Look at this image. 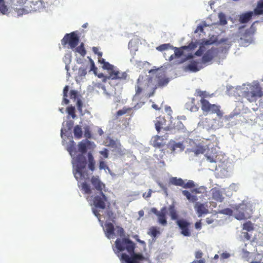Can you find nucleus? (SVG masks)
<instances>
[{
  "label": "nucleus",
  "instance_id": "nucleus-28",
  "mask_svg": "<svg viewBox=\"0 0 263 263\" xmlns=\"http://www.w3.org/2000/svg\"><path fill=\"white\" fill-rule=\"evenodd\" d=\"M114 151L116 153V155L120 157L125 155L126 152V149L123 147L120 143L117 145Z\"/></svg>",
  "mask_w": 263,
  "mask_h": 263
},
{
  "label": "nucleus",
  "instance_id": "nucleus-53",
  "mask_svg": "<svg viewBox=\"0 0 263 263\" xmlns=\"http://www.w3.org/2000/svg\"><path fill=\"white\" fill-rule=\"evenodd\" d=\"M258 21L254 22L251 26L250 28L246 31V33L248 34H254L256 31L255 27L254 26L255 23H257Z\"/></svg>",
  "mask_w": 263,
  "mask_h": 263
},
{
  "label": "nucleus",
  "instance_id": "nucleus-62",
  "mask_svg": "<svg viewBox=\"0 0 263 263\" xmlns=\"http://www.w3.org/2000/svg\"><path fill=\"white\" fill-rule=\"evenodd\" d=\"M106 168H108V167L106 164L105 162L103 161H100L99 162V169L100 170H105Z\"/></svg>",
  "mask_w": 263,
  "mask_h": 263
},
{
  "label": "nucleus",
  "instance_id": "nucleus-14",
  "mask_svg": "<svg viewBox=\"0 0 263 263\" xmlns=\"http://www.w3.org/2000/svg\"><path fill=\"white\" fill-rule=\"evenodd\" d=\"M194 208L198 217H201L203 215L207 214L209 212L208 205L205 203L196 202Z\"/></svg>",
  "mask_w": 263,
  "mask_h": 263
},
{
  "label": "nucleus",
  "instance_id": "nucleus-48",
  "mask_svg": "<svg viewBox=\"0 0 263 263\" xmlns=\"http://www.w3.org/2000/svg\"><path fill=\"white\" fill-rule=\"evenodd\" d=\"M84 136L87 139L91 138V131L88 126H86L84 127Z\"/></svg>",
  "mask_w": 263,
  "mask_h": 263
},
{
  "label": "nucleus",
  "instance_id": "nucleus-33",
  "mask_svg": "<svg viewBox=\"0 0 263 263\" xmlns=\"http://www.w3.org/2000/svg\"><path fill=\"white\" fill-rule=\"evenodd\" d=\"M205 151L206 148L204 146L201 145H198L194 149L192 150V152H194L196 155H198L199 154H202L204 153Z\"/></svg>",
  "mask_w": 263,
  "mask_h": 263
},
{
  "label": "nucleus",
  "instance_id": "nucleus-7",
  "mask_svg": "<svg viewBox=\"0 0 263 263\" xmlns=\"http://www.w3.org/2000/svg\"><path fill=\"white\" fill-rule=\"evenodd\" d=\"M197 47L196 43L192 42L187 46H183L180 48H177L175 47H172V49L174 50V54L171 55L168 60L169 61L173 60L175 58H180L183 54V50H188L189 51L193 50Z\"/></svg>",
  "mask_w": 263,
  "mask_h": 263
},
{
  "label": "nucleus",
  "instance_id": "nucleus-1",
  "mask_svg": "<svg viewBox=\"0 0 263 263\" xmlns=\"http://www.w3.org/2000/svg\"><path fill=\"white\" fill-rule=\"evenodd\" d=\"M116 248L118 253L126 250L130 255L129 256L126 253L118 255L121 263H141L145 259L143 255L140 253H135V244L129 238H118L115 241Z\"/></svg>",
  "mask_w": 263,
  "mask_h": 263
},
{
  "label": "nucleus",
  "instance_id": "nucleus-49",
  "mask_svg": "<svg viewBox=\"0 0 263 263\" xmlns=\"http://www.w3.org/2000/svg\"><path fill=\"white\" fill-rule=\"evenodd\" d=\"M228 42V39L226 38H223L220 39L219 41H218L217 42V44H220L224 43L226 45L224 46L225 49H229L230 47V45L229 44H227V42Z\"/></svg>",
  "mask_w": 263,
  "mask_h": 263
},
{
  "label": "nucleus",
  "instance_id": "nucleus-56",
  "mask_svg": "<svg viewBox=\"0 0 263 263\" xmlns=\"http://www.w3.org/2000/svg\"><path fill=\"white\" fill-rule=\"evenodd\" d=\"M204 189H205L203 187L201 186L199 188L193 189L191 191V193H192V194H193L196 195L197 194H200V193H202V190H204Z\"/></svg>",
  "mask_w": 263,
  "mask_h": 263
},
{
  "label": "nucleus",
  "instance_id": "nucleus-12",
  "mask_svg": "<svg viewBox=\"0 0 263 263\" xmlns=\"http://www.w3.org/2000/svg\"><path fill=\"white\" fill-rule=\"evenodd\" d=\"M90 182L94 189L99 193L103 192L105 188V184L101 180L99 176H92L90 179Z\"/></svg>",
  "mask_w": 263,
  "mask_h": 263
},
{
  "label": "nucleus",
  "instance_id": "nucleus-34",
  "mask_svg": "<svg viewBox=\"0 0 263 263\" xmlns=\"http://www.w3.org/2000/svg\"><path fill=\"white\" fill-rule=\"evenodd\" d=\"M203 253L201 251H196L195 253V257L197 259H200V260H194L192 263H204L205 260L202 258Z\"/></svg>",
  "mask_w": 263,
  "mask_h": 263
},
{
  "label": "nucleus",
  "instance_id": "nucleus-30",
  "mask_svg": "<svg viewBox=\"0 0 263 263\" xmlns=\"http://www.w3.org/2000/svg\"><path fill=\"white\" fill-rule=\"evenodd\" d=\"M195 99L193 98L191 99V105L189 103H186V108L191 111H197L199 107L195 104Z\"/></svg>",
  "mask_w": 263,
  "mask_h": 263
},
{
  "label": "nucleus",
  "instance_id": "nucleus-42",
  "mask_svg": "<svg viewBox=\"0 0 263 263\" xmlns=\"http://www.w3.org/2000/svg\"><path fill=\"white\" fill-rule=\"evenodd\" d=\"M243 229L247 231H253L254 230L253 223L250 221L246 222L243 224Z\"/></svg>",
  "mask_w": 263,
  "mask_h": 263
},
{
  "label": "nucleus",
  "instance_id": "nucleus-19",
  "mask_svg": "<svg viewBox=\"0 0 263 263\" xmlns=\"http://www.w3.org/2000/svg\"><path fill=\"white\" fill-rule=\"evenodd\" d=\"M254 14L253 11H249L241 14L239 16V21L241 23L244 24L248 23Z\"/></svg>",
  "mask_w": 263,
  "mask_h": 263
},
{
  "label": "nucleus",
  "instance_id": "nucleus-50",
  "mask_svg": "<svg viewBox=\"0 0 263 263\" xmlns=\"http://www.w3.org/2000/svg\"><path fill=\"white\" fill-rule=\"evenodd\" d=\"M219 23L221 25H225L227 24V21L224 14L220 13L219 15Z\"/></svg>",
  "mask_w": 263,
  "mask_h": 263
},
{
  "label": "nucleus",
  "instance_id": "nucleus-46",
  "mask_svg": "<svg viewBox=\"0 0 263 263\" xmlns=\"http://www.w3.org/2000/svg\"><path fill=\"white\" fill-rule=\"evenodd\" d=\"M116 235L120 237H123L125 236V232L124 229L119 226L116 227Z\"/></svg>",
  "mask_w": 263,
  "mask_h": 263
},
{
  "label": "nucleus",
  "instance_id": "nucleus-54",
  "mask_svg": "<svg viewBox=\"0 0 263 263\" xmlns=\"http://www.w3.org/2000/svg\"><path fill=\"white\" fill-rule=\"evenodd\" d=\"M205 157L206 158L207 160L211 163L216 162V155H212L209 156L208 154L205 155Z\"/></svg>",
  "mask_w": 263,
  "mask_h": 263
},
{
  "label": "nucleus",
  "instance_id": "nucleus-40",
  "mask_svg": "<svg viewBox=\"0 0 263 263\" xmlns=\"http://www.w3.org/2000/svg\"><path fill=\"white\" fill-rule=\"evenodd\" d=\"M173 46H172L170 44H163L162 45H160V46H158L156 49L157 50L159 51H163L164 50L168 49L169 48L172 49Z\"/></svg>",
  "mask_w": 263,
  "mask_h": 263
},
{
  "label": "nucleus",
  "instance_id": "nucleus-20",
  "mask_svg": "<svg viewBox=\"0 0 263 263\" xmlns=\"http://www.w3.org/2000/svg\"><path fill=\"white\" fill-rule=\"evenodd\" d=\"M212 196L213 199L217 201L222 202L223 200V197L222 196L221 191L216 189H212Z\"/></svg>",
  "mask_w": 263,
  "mask_h": 263
},
{
  "label": "nucleus",
  "instance_id": "nucleus-61",
  "mask_svg": "<svg viewBox=\"0 0 263 263\" xmlns=\"http://www.w3.org/2000/svg\"><path fill=\"white\" fill-rule=\"evenodd\" d=\"M92 51L95 54H97L99 58H101L102 56V52L99 51V48L97 47H92Z\"/></svg>",
  "mask_w": 263,
  "mask_h": 263
},
{
  "label": "nucleus",
  "instance_id": "nucleus-60",
  "mask_svg": "<svg viewBox=\"0 0 263 263\" xmlns=\"http://www.w3.org/2000/svg\"><path fill=\"white\" fill-rule=\"evenodd\" d=\"M27 0H15L14 5L22 7L26 2Z\"/></svg>",
  "mask_w": 263,
  "mask_h": 263
},
{
  "label": "nucleus",
  "instance_id": "nucleus-29",
  "mask_svg": "<svg viewBox=\"0 0 263 263\" xmlns=\"http://www.w3.org/2000/svg\"><path fill=\"white\" fill-rule=\"evenodd\" d=\"M187 68L193 72H197L200 70V68L198 67V62L195 61L191 62L187 66Z\"/></svg>",
  "mask_w": 263,
  "mask_h": 263
},
{
  "label": "nucleus",
  "instance_id": "nucleus-36",
  "mask_svg": "<svg viewBox=\"0 0 263 263\" xmlns=\"http://www.w3.org/2000/svg\"><path fill=\"white\" fill-rule=\"evenodd\" d=\"M69 90V86L66 85L63 89V102L65 104H68L69 102V100L67 98L68 97V92Z\"/></svg>",
  "mask_w": 263,
  "mask_h": 263
},
{
  "label": "nucleus",
  "instance_id": "nucleus-8",
  "mask_svg": "<svg viewBox=\"0 0 263 263\" xmlns=\"http://www.w3.org/2000/svg\"><path fill=\"white\" fill-rule=\"evenodd\" d=\"M93 204L96 208L104 210L106 205L109 206L110 203L108 201L107 197L103 193H100V195L95 196L93 198Z\"/></svg>",
  "mask_w": 263,
  "mask_h": 263
},
{
  "label": "nucleus",
  "instance_id": "nucleus-37",
  "mask_svg": "<svg viewBox=\"0 0 263 263\" xmlns=\"http://www.w3.org/2000/svg\"><path fill=\"white\" fill-rule=\"evenodd\" d=\"M8 11L7 6L5 5L4 0H0V12L6 14Z\"/></svg>",
  "mask_w": 263,
  "mask_h": 263
},
{
  "label": "nucleus",
  "instance_id": "nucleus-58",
  "mask_svg": "<svg viewBox=\"0 0 263 263\" xmlns=\"http://www.w3.org/2000/svg\"><path fill=\"white\" fill-rule=\"evenodd\" d=\"M77 108L78 109V110L82 112V107H83V103L82 102V101L78 99L77 100Z\"/></svg>",
  "mask_w": 263,
  "mask_h": 263
},
{
  "label": "nucleus",
  "instance_id": "nucleus-32",
  "mask_svg": "<svg viewBox=\"0 0 263 263\" xmlns=\"http://www.w3.org/2000/svg\"><path fill=\"white\" fill-rule=\"evenodd\" d=\"M73 133L74 137L77 139H80L82 137V130L80 126L77 125L74 127Z\"/></svg>",
  "mask_w": 263,
  "mask_h": 263
},
{
  "label": "nucleus",
  "instance_id": "nucleus-23",
  "mask_svg": "<svg viewBox=\"0 0 263 263\" xmlns=\"http://www.w3.org/2000/svg\"><path fill=\"white\" fill-rule=\"evenodd\" d=\"M253 12L255 15H263V0H259L257 2Z\"/></svg>",
  "mask_w": 263,
  "mask_h": 263
},
{
  "label": "nucleus",
  "instance_id": "nucleus-10",
  "mask_svg": "<svg viewBox=\"0 0 263 263\" xmlns=\"http://www.w3.org/2000/svg\"><path fill=\"white\" fill-rule=\"evenodd\" d=\"M177 224L179 229L181 230V233L184 236H191V232L190 230V227L191 225L190 222L187 221L186 219L181 218L178 219L176 221Z\"/></svg>",
  "mask_w": 263,
  "mask_h": 263
},
{
  "label": "nucleus",
  "instance_id": "nucleus-4",
  "mask_svg": "<svg viewBox=\"0 0 263 263\" xmlns=\"http://www.w3.org/2000/svg\"><path fill=\"white\" fill-rule=\"evenodd\" d=\"M201 109L203 113L207 114H216L218 117H222V112L220 110V106L211 104L208 100H200Z\"/></svg>",
  "mask_w": 263,
  "mask_h": 263
},
{
  "label": "nucleus",
  "instance_id": "nucleus-35",
  "mask_svg": "<svg viewBox=\"0 0 263 263\" xmlns=\"http://www.w3.org/2000/svg\"><path fill=\"white\" fill-rule=\"evenodd\" d=\"M81 190L84 194H90L91 193L90 187L86 182H83L81 184Z\"/></svg>",
  "mask_w": 263,
  "mask_h": 263
},
{
  "label": "nucleus",
  "instance_id": "nucleus-27",
  "mask_svg": "<svg viewBox=\"0 0 263 263\" xmlns=\"http://www.w3.org/2000/svg\"><path fill=\"white\" fill-rule=\"evenodd\" d=\"M88 168L93 172L95 170V161L91 153H88Z\"/></svg>",
  "mask_w": 263,
  "mask_h": 263
},
{
  "label": "nucleus",
  "instance_id": "nucleus-5",
  "mask_svg": "<svg viewBox=\"0 0 263 263\" xmlns=\"http://www.w3.org/2000/svg\"><path fill=\"white\" fill-rule=\"evenodd\" d=\"M234 210V217L237 220L246 219L251 217V214L249 212L250 208L246 204L242 203L236 205Z\"/></svg>",
  "mask_w": 263,
  "mask_h": 263
},
{
  "label": "nucleus",
  "instance_id": "nucleus-51",
  "mask_svg": "<svg viewBox=\"0 0 263 263\" xmlns=\"http://www.w3.org/2000/svg\"><path fill=\"white\" fill-rule=\"evenodd\" d=\"M205 50V48L204 46H200L198 50L196 51L195 54L197 56L200 57L201 56L203 53V52Z\"/></svg>",
  "mask_w": 263,
  "mask_h": 263
},
{
  "label": "nucleus",
  "instance_id": "nucleus-38",
  "mask_svg": "<svg viewBox=\"0 0 263 263\" xmlns=\"http://www.w3.org/2000/svg\"><path fill=\"white\" fill-rule=\"evenodd\" d=\"M75 48V51L80 54L81 55L84 57L86 53V51L85 49L84 44L81 43V45Z\"/></svg>",
  "mask_w": 263,
  "mask_h": 263
},
{
  "label": "nucleus",
  "instance_id": "nucleus-64",
  "mask_svg": "<svg viewBox=\"0 0 263 263\" xmlns=\"http://www.w3.org/2000/svg\"><path fill=\"white\" fill-rule=\"evenodd\" d=\"M250 253L247 251H244L243 252L242 257L245 258L247 261H249L250 259Z\"/></svg>",
  "mask_w": 263,
  "mask_h": 263
},
{
  "label": "nucleus",
  "instance_id": "nucleus-21",
  "mask_svg": "<svg viewBox=\"0 0 263 263\" xmlns=\"http://www.w3.org/2000/svg\"><path fill=\"white\" fill-rule=\"evenodd\" d=\"M182 193L190 202H196L198 200L197 196L192 194V193H190L189 191L183 190L182 191Z\"/></svg>",
  "mask_w": 263,
  "mask_h": 263
},
{
  "label": "nucleus",
  "instance_id": "nucleus-3",
  "mask_svg": "<svg viewBox=\"0 0 263 263\" xmlns=\"http://www.w3.org/2000/svg\"><path fill=\"white\" fill-rule=\"evenodd\" d=\"M243 95L249 102H253L263 97V91L259 84H254L249 86L248 91H245Z\"/></svg>",
  "mask_w": 263,
  "mask_h": 263
},
{
  "label": "nucleus",
  "instance_id": "nucleus-17",
  "mask_svg": "<svg viewBox=\"0 0 263 263\" xmlns=\"http://www.w3.org/2000/svg\"><path fill=\"white\" fill-rule=\"evenodd\" d=\"M105 235L108 238H110L115 235V227L112 223L111 222L105 223Z\"/></svg>",
  "mask_w": 263,
  "mask_h": 263
},
{
  "label": "nucleus",
  "instance_id": "nucleus-9",
  "mask_svg": "<svg viewBox=\"0 0 263 263\" xmlns=\"http://www.w3.org/2000/svg\"><path fill=\"white\" fill-rule=\"evenodd\" d=\"M149 86V81L145 79L143 76H140L137 80V85L135 87L136 93L135 97L140 95L142 91L147 90Z\"/></svg>",
  "mask_w": 263,
  "mask_h": 263
},
{
  "label": "nucleus",
  "instance_id": "nucleus-59",
  "mask_svg": "<svg viewBox=\"0 0 263 263\" xmlns=\"http://www.w3.org/2000/svg\"><path fill=\"white\" fill-rule=\"evenodd\" d=\"M216 42H217V41L216 40L212 41L211 40H206L205 41H203V42L202 43V45L201 46L210 45H212Z\"/></svg>",
  "mask_w": 263,
  "mask_h": 263
},
{
  "label": "nucleus",
  "instance_id": "nucleus-13",
  "mask_svg": "<svg viewBox=\"0 0 263 263\" xmlns=\"http://www.w3.org/2000/svg\"><path fill=\"white\" fill-rule=\"evenodd\" d=\"M152 145L155 148L163 149L166 145V141L162 136L158 135L154 136L151 140Z\"/></svg>",
  "mask_w": 263,
  "mask_h": 263
},
{
  "label": "nucleus",
  "instance_id": "nucleus-31",
  "mask_svg": "<svg viewBox=\"0 0 263 263\" xmlns=\"http://www.w3.org/2000/svg\"><path fill=\"white\" fill-rule=\"evenodd\" d=\"M195 95L201 98V100H206V98L210 97V95L206 91H202L200 89H196Z\"/></svg>",
  "mask_w": 263,
  "mask_h": 263
},
{
  "label": "nucleus",
  "instance_id": "nucleus-43",
  "mask_svg": "<svg viewBox=\"0 0 263 263\" xmlns=\"http://www.w3.org/2000/svg\"><path fill=\"white\" fill-rule=\"evenodd\" d=\"M117 80H126L128 75L126 72H120L119 70L117 71Z\"/></svg>",
  "mask_w": 263,
  "mask_h": 263
},
{
  "label": "nucleus",
  "instance_id": "nucleus-47",
  "mask_svg": "<svg viewBox=\"0 0 263 263\" xmlns=\"http://www.w3.org/2000/svg\"><path fill=\"white\" fill-rule=\"evenodd\" d=\"M195 186V183L192 180H189L186 183L184 181L183 188L185 189H191Z\"/></svg>",
  "mask_w": 263,
  "mask_h": 263
},
{
  "label": "nucleus",
  "instance_id": "nucleus-6",
  "mask_svg": "<svg viewBox=\"0 0 263 263\" xmlns=\"http://www.w3.org/2000/svg\"><path fill=\"white\" fill-rule=\"evenodd\" d=\"M80 38L76 32H72L70 33H66L61 40L62 45L65 46L68 45L70 48L73 49L76 47L79 42Z\"/></svg>",
  "mask_w": 263,
  "mask_h": 263
},
{
  "label": "nucleus",
  "instance_id": "nucleus-24",
  "mask_svg": "<svg viewBox=\"0 0 263 263\" xmlns=\"http://www.w3.org/2000/svg\"><path fill=\"white\" fill-rule=\"evenodd\" d=\"M169 183L176 186H179L183 187L184 185V180L181 178H178L176 177H173L170 178Z\"/></svg>",
  "mask_w": 263,
  "mask_h": 263
},
{
  "label": "nucleus",
  "instance_id": "nucleus-57",
  "mask_svg": "<svg viewBox=\"0 0 263 263\" xmlns=\"http://www.w3.org/2000/svg\"><path fill=\"white\" fill-rule=\"evenodd\" d=\"M78 91L75 90H71L70 91V98L71 99H76L78 97Z\"/></svg>",
  "mask_w": 263,
  "mask_h": 263
},
{
  "label": "nucleus",
  "instance_id": "nucleus-41",
  "mask_svg": "<svg viewBox=\"0 0 263 263\" xmlns=\"http://www.w3.org/2000/svg\"><path fill=\"white\" fill-rule=\"evenodd\" d=\"M117 69H115V67L112 68V70H110L108 72V79H110L111 80H117Z\"/></svg>",
  "mask_w": 263,
  "mask_h": 263
},
{
  "label": "nucleus",
  "instance_id": "nucleus-2",
  "mask_svg": "<svg viewBox=\"0 0 263 263\" xmlns=\"http://www.w3.org/2000/svg\"><path fill=\"white\" fill-rule=\"evenodd\" d=\"M72 163L75 167L73 174L77 179L86 178L88 177V174L85 171L87 161L86 158L82 154L77 155L75 159H73Z\"/></svg>",
  "mask_w": 263,
  "mask_h": 263
},
{
  "label": "nucleus",
  "instance_id": "nucleus-11",
  "mask_svg": "<svg viewBox=\"0 0 263 263\" xmlns=\"http://www.w3.org/2000/svg\"><path fill=\"white\" fill-rule=\"evenodd\" d=\"M218 52L219 50L218 48L214 47H212L208 50L202 56V62L205 63L210 62L218 55Z\"/></svg>",
  "mask_w": 263,
  "mask_h": 263
},
{
  "label": "nucleus",
  "instance_id": "nucleus-16",
  "mask_svg": "<svg viewBox=\"0 0 263 263\" xmlns=\"http://www.w3.org/2000/svg\"><path fill=\"white\" fill-rule=\"evenodd\" d=\"M166 207L164 206L161 209L160 213L157 215L158 222L162 226H166L167 224L166 218Z\"/></svg>",
  "mask_w": 263,
  "mask_h": 263
},
{
  "label": "nucleus",
  "instance_id": "nucleus-25",
  "mask_svg": "<svg viewBox=\"0 0 263 263\" xmlns=\"http://www.w3.org/2000/svg\"><path fill=\"white\" fill-rule=\"evenodd\" d=\"M90 144L89 141H86L85 142H80L78 144L79 151L82 153L85 154L87 152V148L88 145Z\"/></svg>",
  "mask_w": 263,
  "mask_h": 263
},
{
  "label": "nucleus",
  "instance_id": "nucleus-44",
  "mask_svg": "<svg viewBox=\"0 0 263 263\" xmlns=\"http://www.w3.org/2000/svg\"><path fill=\"white\" fill-rule=\"evenodd\" d=\"M67 111L69 115L71 116V117L74 119L76 117L75 114V107L73 106H69L67 108Z\"/></svg>",
  "mask_w": 263,
  "mask_h": 263
},
{
  "label": "nucleus",
  "instance_id": "nucleus-22",
  "mask_svg": "<svg viewBox=\"0 0 263 263\" xmlns=\"http://www.w3.org/2000/svg\"><path fill=\"white\" fill-rule=\"evenodd\" d=\"M182 193L190 202H196L198 200L197 196L192 194V193H190L189 191L183 190L182 191Z\"/></svg>",
  "mask_w": 263,
  "mask_h": 263
},
{
  "label": "nucleus",
  "instance_id": "nucleus-52",
  "mask_svg": "<svg viewBox=\"0 0 263 263\" xmlns=\"http://www.w3.org/2000/svg\"><path fill=\"white\" fill-rule=\"evenodd\" d=\"M158 119L159 120H157L155 123V127H156V130L159 133V132H160V130L161 128V126L162 125V121H161L162 119L160 118H158Z\"/></svg>",
  "mask_w": 263,
  "mask_h": 263
},
{
  "label": "nucleus",
  "instance_id": "nucleus-63",
  "mask_svg": "<svg viewBox=\"0 0 263 263\" xmlns=\"http://www.w3.org/2000/svg\"><path fill=\"white\" fill-rule=\"evenodd\" d=\"M100 153L104 158H107L108 157V151L106 148H104L103 151H100Z\"/></svg>",
  "mask_w": 263,
  "mask_h": 263
},
{
  "label": "nucleus",
  "instance_id": "nucleus-18",
  "mask_svg": "<svg viewBox=\"0 0 263 263\" xmlns=\"http://www.w3.org/2000/svg\"><path fill=\"white\" fill-rule=\"evenodd\" d=\"M147 233L153 238V239H155L158 235H160L161 232L159 230V228L156 226H152L148 229Z\"/></svg>",
  "mask_w": 263,
  "mask_h": 263
},
{
  "label": "nucleus",
  "instance_id": "nucleus-15",
  "mask_svg": "<svg viewBox=\"0 0 263 263\" xmlns=\"http://www.w3.org/2000/svg\"><path fill=\"white\" fill-rule=\"evenodd\" d=\"M158 78V83L156 85L155 87L153 88V92L146 94L147 97H150L152 96L154 94L155 90L157 89V87H162L164 86H166L169 82L168 79L166 78L165 77H159Z\"/></svg>",
  "mask_w": 263,
  "mask_h": 263
},
{
  "label": "nucleus",
  "instance_id": "nucleus-55",
  "mask_svg": "<svg viewBox=\"0 0 263 263\" xmlns=\"http://www.w3.org/2000/svg\"><path fill=\"white\" fill-rule=\"evenodd\" d=\"M114 66L110 64H109L108 62H106L103 64V68L104 69L107 70V72H108L110 70H112V68H114Z\"/></svg>",
  "mask_w": 263,
  "mask_h": 263
},
{
  "label": "nucleus",
  "instance_id": "nucleus-45",
  "mask_svg": "<svg viewBox=\"0 0 263 263\" xmlns=\"http://www.w3.org/2000/svg\"><path fill=\"white\" fill-rule=\"evenodd\" d=\"M131 110H132V108H130V107H129V108L124 107V108H123L122 109L119 110L117 112V116L118 117L122 116V115L125 114L126 113L129 112Z\"/></svg>",
  "mask_w": 263,
  "mask_h": 263
},
{
  "label": "nucleus",
  "instance_id": "nucleus-39",
  "mask_svg": "<svg viewBox=\"0 0 263 263\" xmlns=\"http://www.w3.org/2000/svg\"><path fill=\"white\" fill-rule=\"evenodd\" d=\"M67 151L69 153L71 156H72L73 153H75L76 151V143L73 141H71L69 145L67 148Z\"/></svg>",
  "mask_w": 263,
  "mask_h": 263
},
{
  "label": "nucleus",
  "instance_id": "nucleus-26",
  "mask_svg": "<svg viewBox=\"0 0 263 263\" xmlns=\"http://www.w3.org/2000/svg\"><path fill=\"white\" fill-rule=\"evenodd\" d=\"M169 214L171 217V219L174 220H177L178 219V214L177 211L176 210L174 205H171L168 207Z\"/></svg>",
  "mask_w": 263,
  "mask_h": 263
}]
</instances>
